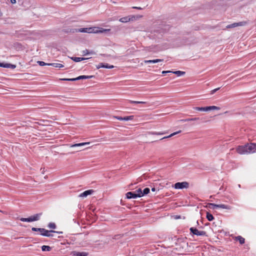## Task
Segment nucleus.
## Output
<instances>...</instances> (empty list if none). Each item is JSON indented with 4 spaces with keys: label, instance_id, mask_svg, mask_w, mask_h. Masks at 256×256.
<instances>
[{
    "label": "nucleus",
    "instance_id": "nucleus-1",
    "mask_svg": "<svg viewBox=\"0 0 256 256\" xmlns=\"http://www.w3.org/2000/svg\"><path fill=\"white\" fill-rule=\"evenodd\" d=\"M110 30V29H105L102 28H88L75 29L76 32L88 33H106Z\"/></svg>",
    "mask_w": 256,
    "mask_h": 256
},
{
    "label": "nucleus",
    "instance_id": "nucleus-2",
    "mask_svg": "<svg viewBox=\"0 0 256 256\" xmlns=\"http://www.w3.org/2000/svg\"><path fill=\"white\" fill-rule=\"evenodd\" d=\"M42 215V213L36 214L34 216H30L28 218H20V220L22 222H32L34 221L38 220L40 219L41 216Z\"/></svg>",
    "mask_w": 256,
    "mask_h": 256
},
{
    "label": "nucleus",
    "instance_id": "nucleus-3",
    "mask_svg": "<svg viewBox=\"0 0 256 256\" xmlns=\"http://www.w3.org/2000/svg\"><path fill=\"white\" fill-rule=\"evenodd\" d=\"M176 189L188 188L189 186V183L186 182H178L174 184Z\"/></svg>",
    "mask_w": 256,
    "mask_h": 256
},
{
    "label": "nucleus",
    "instance_id": "nucleus-4",
    "mask_svg": "<svg viewBox=\"0 0 256 256\" xmlns=\"http://www.w3.org/2000/svg\"><path fill=\"white\" fill-rule=\"evenodd\" d=\"M50 232H56L58 234H62V232H56L53 230H46L45 228H42L41 232H40V235L44 236H48V237H52L53 236V234H50Z\"/></svg>",
    "mask_w": 256,
    "mask_h": 256
},
{
    "label": "nucleus",
    "instance_id": "nucleus-5",
    "mask_svg": "<svg viewBox=\"0 0 256 256\" xmlns=\"http://www.w3.org/2000/svg\"><path fill=\"white\" fill-rule=\"evenodd\" d=\"M190 233L193 234L200 236H206V232L205 231H199L196 228H190Z\"/></svg>",
    "mask_w": 256,
    "mask_h": 256
},
{
    "label": "nucleus",
    "instance_id": "nucleus-6",
    "mask_svg": "<svg viewBox=\"0 0 256 256\" xmlns=\"http://www.w3.org/2000/svg\"><path fill=\"white\" fill-rule=\"evenodd\" d=\"M236 151L240 154H248L246 144L238 146L236 148Z\"/></svg>",
    "mask_w": 256,
    "mask_h": 256
},
{
    "label": "nucleus",
    "instance_id": "nucleus-7",
    "mask_svg": "<svg viewBox=\"0 0 256 256\" xmlns=\"http://www.w3.org/2000/svg\"><path fill=\"white\" fill-rule=\"evenodd\" d=\"M246 23L247 22H234V24L228 25L226 26V28H235V27L238 26H243L246 25Z\"/></svg>",
    "mask_w": 256,
    "mask_h": 256
},
{
    "label": "nucleus",
    "instance_id": "nucleus-8",
    "mask_svg": "<svg viewBox=\"0 0 256 256\" xmlns=\"http://www.w3.org/2000/svg\"><path fill=\"white\" fill-rule=\"evenodd\" d=\"M248 154L256 152L255 143L246 144Z\"/></svg>",
    "mask_w": 256,
    "mask_h": 256
},
{
    "label": "nucleus",
    "instance_id": "nucleus-9",
    "mask_svg": "<svg viewBox=\"0 0 256 256\" xmlns=\"http://www.w3.org/2000/svg\"><path fill=\"white\" fill-rule=\"evenodd\" d=\"M94 190H88L84 191V192L80 194L78 196L80 198H86L88 196L94 193Z\"/></svg>",
    "mask_w": 256,
    "mask_h": 256
},
{
    "label": "nucleus",
    "instance_id": "nucleus-10",
    "mask_svg": "<svg viewBox=\"0 0 256 256\" xmlns=\"http://www.w3.org/2000/svg\"><path fill=\"white\" fill-rule=\"evenodd\" d=\"M139 195H136L134 192H129L126 194V198L128 199L136 198Z\"/></svg>",
    "mask_w": 256,
    "mask_h": 256
},
{
    "label": "nucleus",
    "instance_id": "nucleus-11",
    "mask_svg": "<svg viewBox=\"0 0 256 256\" xmlns=\"http://www.w3.org/2000/svg\"><path fill=\"white\" fill-rule=\"evenodd\" d=\"M133 18H134V16H132V18H130V16H125V17L120 18L119 20H120V22H122L124 23V22H130V20H132Z\"/></svg>",
    "mask_w": 256,
    "mask_h": 256
},
{
    "label": "nucleus",
    "instance_id": "nucleus-12",
    "mask_svg": "<svg viewBox=\"0 0 256 256\" xmlns=\"http://www.w3.org/2000/svg\"><path fill=\"white\" fill-rule=\"evenodd\" d=\"M72 253L73 255L74 256H87L88 254L86 252H73Z\"/></svg>",
    "mask_w": 256,
    "mask_h": 256
},
{
    "label": "nucleus",
    "instance_id": "nucleus-13",
    "mask_svg": "<svg viewBox=\"0 0 256 256\" xmlns=\"http://www.w3.org/2000/svg\"><path fill=\"white\" fill-rule=\"evenodd\" d=\"M163 61V60L162 59H156V60H144V63L145 64H150V63H156V62H162Z\"/></svg>",
    "mask_w": 256,
    "mask_h": 256
},
{
    "label": "nucleus",
    "instance_id": "nucleus-14",
    "mask_svg": "<svg viewBox=\"0 0 256 256\" xmlns=\"http://www.w3.org/2000/svg\"><path fill=\"white\" fill-rule=\"evenodd\" d=\"M94 77V76H80L76 78V80L83 79H88Z\"/></svg>",
    "mask_w": 256,
    "mask_h": 256
},
{
    "label": "nucleus",
    "instance_id": "nucleus-15",
    "mask_svg": "<svg viewBox=\"0 0 256 256\" xmlns=\"http://www.w3.org/2000/svg\"><path fill=\"white\" fill-rule=\"evenodd\" d=\"M70 58L75 62H79L85 60H88L89 58H79V57H72Z\"/></svg>",
    "mask_w": 256,
    "mask_h": 256
},
{
    "label": "nucleus",
    "instance_id": "nucleus-16",
    "mask_svg": "<svg viewBox=\"0 0 256 256\" xmlns=\"http://www.w3.org/2000/svg\"><path fill=\"white\" fill-rule=\"evenodd\" d=\"M235 240H238L240 244H242L245 242V240L242 236H238L235 238Z\"/></svg>",
    "mask_w": 256,
    "mask_h": 256
},
{
    "label": "nucleus",
    "instance_id": "nucleus-17",
    "mask_svg": "<svg viewBox=\"0 0 256 256\" xmlns=\"http://www.w3.org/2000/svg\"><path fill=\"white\" fill-rule=\"evenodd\" d=\"M194 109L199 111H208V106L206 107H194Z\"/></svg>",
    "mask_w": 256,
    "mask_h": 256
},
{
    "label": "nucleus",
    "instance_id": "nucleus-18",
    "mask_svg": "<svg viewBox=\"0 0 256 256\" xmlns=\"http://www.w3.org/2000/svg\"><path fill=\"white\" fill-rule=\"evenodd\" d=\"M90 144V142H82V143H78V144H72L70 146V147H77V146H83L85 145H87Z\"/></svg>",
    "mask_w": 256,
    "mask_h": 256
},
{
    "label": "nucleus",
    "instance_id": "nucleus-19",
    "mask_svg": "<svg viewBox=\"0 0 256 256\" xmlns=\"http://www.w3.org/2000/svg\"><path fill=\"white\" fill-rule=\"evenodd\" d=\"M218 206H217L218 208H222L226 209V210H230L231 209V206H228V205L221 204H218Z\"/></svg>",
    "mask_w": 256,
    "mask_h": 256
},
{
    "label": "nucleus",
    "instance_id": "nucleus-20",
    "mask_svg": "<svg viewBox=\"0 0 256 256\" xmlns=\"http://www.w3.org/2000/svg\"><path fill=\"white\" fill-rule=\"evenodd\" d=\"M48 66H53L55 68H63L64 65L58 63H50V64H48Z\"/></svg>",
    "mask_w": 256,
    "mask_h": 256
},
{
    "label": "nucleus",
    "instance_id": "nucleus-21",
    "mask_svg": "<svg viewBox=\"0 0 256 256\" xmlns=\"http://www.w3.org/2000/svg\"><path fill=\"white\" fill-rule=\"evenodd\" d=\"M200 118H186V119H183L181 120V122H190V121H196L198 120H200Z\"/></svg>",
    "mask_w": 256,
    "mask_h": 256
},
{
    "label": "nucleus",
    "instance_id": "nucleus-22",
    "mask_svg": "<svg viewBox=\"0 0 256 256\" xmlns=\"http://www.w3.org/2000/svg\"><path fill=\"white\" fill-rule=\"evenodd\" d=\"M217 206H218V204H212V203H208L207 205V207H208V208H210V209H212V210L217 208H218Z\"/></svg>",
    "mask_w": 256,
    "mask_h": 256
},
{
    "label": "nucleus",
    "instance_id": "nucleus-23",
    "mask_svg": "<svg viewBox=\"0 0 256 256\" xmlns=\"http://www.w3.org/2000/svg\"><path fill=\"white\" fill-rule=\"evenodd\" d=\"M206 218L208 221H212L214 219V216L210 212H206Z\"/></svg>",
    "mask_w": 256,
    "mask_h": 256
},
{
    "label": "nucleus",
    "instance_id": "nucleus-24",
    "mask_svg": "<svg viewBox=\"0 0 256 256\" xmlns=\"http://www.w3.org/2000/svg\"><path fill=\"white\" fill-rule=\"evenodd\" d=\"M52 250V248L48 246H42V251L49 252Z\"/></svg>",
    "mask_w": 256,
    "mask_h": 256
},
{
    "label": "nucleus",
    "instance_id": "nucleus-25",
    "mask_svg": "<svg viewBox=\"0 0 256 256\" xmlns=\"http://www.w3.org/2000/svg\"><path fill=\"white\" fill-rule=\"evenodd\" d=\"M134 192H135V194H136V195H139L138 198H140L142 196V190L140 188L138 189Z\"/></svg>",
    "mask_w": 256,
    "mask_h": 256
},
{
    "label": "nucleus",
    "instance_id": "nucleus-26",
    "mask_svg": "<svg viewBox=\"0 0 256 256\" xmlns=\"http://www.w3.org/2000/svg\"><path fill=\"white\" fill-rule=\"evenodd\" d=\"M181 132V130H179L178 132H174L172 134H170V135L167 136H164L162 138L160 139V140H163V139H165V138H170L172 137V136H174L176 135V134H179V133H180Z\"/></svg>",
    "mask_w": 256,
    "mask_h": 256
},
{
    "label": "nucleus",
    "instance_id": "nucleus-27",
    "mask_svg": "<svg viewBox=\"0 0 256 256\" xmlns=\"http://www.w3.org/2000/svg\"><path fill=\"white\" fill-rule=\"evenodd\" d=\"M172 73L176 74L178 76H182L185 74L184 72L180 71V70L172 72Z\"/></svg>",
    "mask_w": 256,
    "mask_h": 256
},
{
    "label": "nucleus",
    "instance_id": "nucleus-28",
    "mask_svg": "<svg viewBox=\"0 0 256 256\" xmlns=\"http://www.w3.org/2000/svg\"><path fill=\"white\" fill-rule=\"evenodd\" d=\"M150 192V190L148 188H145L143 191H142V196L144 195L148 194Z\"/></svg>",
    "mask_w": 256,
    "mask_h": 256
},
{
    "label": "nucleus",
    "instance_id": "nucleus-29",
    "mask_svg": "<svg viewBox=\"0 0 256 256\" xmlns=\"http://www.w3.org/2000/svg\"><path fill=\"white\" fill-rule=\"evenodd\" d=\"M134 118V116H126L123 117V120H132Z\"/></svg>",
    "mask_w": 256,
    "mask_h": 256
},
{
    "label": "nucleus",
    "instance_id": "nucleus-30",
    "mask_svg": "<svg viewBox=\"0 0 256 256\" xmlns=\"http://www.w3.org/2000/svg\"><path fill=\"white\" fill-rule=\"evenodd\" d=\"M208 110H220V108L218 107V106H208Z\"/></svg>",
    "mask_w": 256,
    "mask_h": 256
},
{
    "label": "nucleus",
    "instance_id": "nucleus-31",
    "mask_svg": "<svg viewBox=\"0 0 256 256\" xmlns=\"http://www.w3.org/2000/svg\"><path fill=\"white\" fill-rule=\"evenodd\" d=\"M102 66L104 68H114V66L112 65L110 66L108 64H104V66Z\"/></svg>",
    "mask_w": 256,
    "mask_h": 256
},
{
    "label": "nucleus",
    "instance_id": "nucleus-32",
    "mask_svg": "<svg viewBox=\"0 0 256 256\" xmlns=\"http://www.w3.org/2000/svg\"><path fill=\"white\" fill-rule=\"evenodd\" d=\"M48 227L50 228L55 229L56 228V225L54 222H50L48 224Z\"/></svg>",
    "mask_w": 256,
    "mask_h": 256
},
{
    "label": "nucleus",
    "instance_id": "nucleus-33",
    "mask_svg": "<svg viewBox=\"0 0 256 256\" xmlns=\"http://www.w3.org/2000/svg\"><path fill=\"white\" fill-rule=\"evenodd\" d=\"M37 62L40 66H48V64H50V63H46L42 61H38Z\"/></svg>",
    "mask_w": 256,
    "mask_h": 256
},
{
    "label": "nucleus",
    "instance_id": "nucleus-34",
    "mask_svg": "<svg viewBox=\"0 0 256 256\" xmlns=\"http://www.w3.org/2000/svg\"><path fill=\"white\" fill-rule=\"evenodd\" d=\"M60 80H63V81H76V78H60Z\"/></svg>",
    "mask_w": 256,
    "mask_h": 256
},
{
    "label": "nucleus",
    "instance_id": "nucleus-35",
    "mask_svg": "<svg viewBox=\"0 0 256 256\" xmlns=\"http://www.w3.org/2000/svg\"><path fill=\"white\" fill-rule=\"evenodd\" d=\"M7 66L6 68H10L12 69H14L16 68V66L14 64H7L6 63Z\"/></svg>",
    "mask_w": 256,
    "mask_h": 256
},
{
    "label": "nucleus",
    "instance_id": "nucleus-36",
    "mask_svg": "<svg viewBox=\"0 0 256 256\" xmlns=\"http://www.w3.org/2000/svg\"><path fill=\"white\" fill-rule=\"evenodd\" d=\"M130 102L132 103V104H146V102H145L133 101V100H130Z\"/></svg>",
    "mask_w": 256,
    "mask_h": 256
},
{
    "label": "nucleus",
    "instance_id": "nucleus-37",
    "mask_svg": "<svg viewBox=\"0 0 256 256\" xmlns=\"http://www.w3.org/2000/svg\"><path fill=\"white\" fill-rule=\"evenodd\" d=\"M150 134H153V135H162L164 134V132H149Z\"/></svg>",
    "mask_w": 256,
    "mask_h": 256
},
{
    "label": "nucleus",
    "instance_id": "nucleus-38",
    "mask_svg": "<svg viewBox=\"0 0 256 256\" xmlns=\"http://www.w3.org/2000/svg\"><path fill=\"white\" fill-rule=\"evenodd\" d=\"M43 228H32V230L34 232H41Z\"/></svg>",
    "mask_w": 256,
    "mask_h": 256
},
{
    "label": "nucleus",
    "instance_id": "nucleus-39",
    "mask_svg": "<svg viewBox=\"0 0 256 256\" xmlns=\"http://www.w3.org/2000/svg\"><path fill=\"white\" fill-rule=\"evenodd\" d=\"M92 52H89L88 50H86L82 51V55L83 56H86L89 54H92Z\"/></svg>",
    "mask_w": 256,
    "mask_h": 256
},
{
    "label": "nucleus",
    "instance_id": "nucleus-40",
    "mask_svg": "<svg viewBox=\"0 0 256 256\" xmlns=\"http://www.w3.org/2000/svg\"><path fill=\"white\" fill-rule=\"evenodd\" d=\"M114 118L120 120H123V117L119 116H114Z\"/></svg>",
    "mask_w": 256,
    "mask_h": 256
},
{
    "label": "nucleus",
    "instance_id": "nucleus-41",
    "mask_svg": "<svg viewBox=\"0 0 256 256\" xmlns=\"http://www.w3.org/2000/svg\"><path fill=\"white\" fill-rule=\"evenodd\" d=\"M0 66L6 68L7 66L6 63L0 62Z\"/></svg>",
    "mask_w": 256,
    "mask_h": 256
},
{
    "label": "nucleus",
    "instance_id": "nucleus-42",
    "mask_svg": "<svg viewBox=\"0 0 256 256\" xmlns=\"http://www.w3.org/2000/svg\"><path fill=\"white\" fill-rule=\"evenodd\" d=\"M220 88H215V89L212 90L210 92V94H214V92H216V91H218Z\"/></svg>",
    "mask_w": 256,
    "mask_h": 256
},
{
    "label": "nucleus",
    "instance_id": "nucleus-43",
    "mask_svg": "<svg viewBox=\"0 0 256 256\" xmlns=\"http://www.w3.org/2000/svg\"><path fill=\"white\" fill-rule=\"evenodd\" d=\"M104 66V63H100L98 65H97L96 66V68L97 69H99L100 68H102V66Z\"/></svg>",
    "mask_w": 256,
    "mask_h": 256
},
{
    "label": "nucleus",
    "instance_id": "nucleus-44",
    "mask_svg": "<svg viewBox=\"0 0 256 256\" xmlns=\"http://www.w3.org/2000/svg\"><path fill=\"white\" fill-rule=\"evenodd\" d=\"M170 72H172V71H170V70L165 71V70H164V71L162 72V74H166L170 73Z\"/></svg>",
    "mask_w": 256,
    "mask_h": 256
},
{
    "label": "nucleus",
    "instance_id": "nucleus-45",
    "mask_svg": "<svg viewBox=\"0 0 256 256\" xmlns=\"http://www.w3.org/2000/svg\"><path fill=\"white\" fill-rule=\"evenodd\" d=\"M133 8L138 9V10H142V8L140 7L134 6Z\"/></svg>",
    "mask_w": 256,
    "mask_h": 256
},
{
    "label": "nucleus",
    "instance_id": "nucleus-46",
    "mask_svg": "<svg viewBox=\"0 0 256 256\" xmlns=\"http://www.w3.org/2000/svg\"><path fill=\"white\" fill-rule=\"evenodd\" d=\"M10 2L12 4H14L16 3V0H10Z\"/></svg>",
    "mask_w": 256,
    "mask_h": 256
},
{
    "label": "nucleus",
    "instance_id": "nucleus-47",
    "mask_svg": "<svg viewBox=\"0 0 256 256\" xmlns=\"http://www.w3.org/2000/svg\"><path fill=\"white\" fill-rule=\"evenodd\" d=\"M180 218V216H176V219Z\"/></svg>",
    "mask_w": 256,
    "mask_h": 256
},
{
    "label": "nucleus",
    "instance_id": "nucleus-48",
    "mask_svg": "<svg viewBox=\"0 0 256 256\" xmlns=\"http://www.w3.org/2000/svg\"><path fill=\"white\" fill-rule=\"evenodd\" d=\"M152 192H155V191L156 190V188H152Z\"/></svg>",
    "mask_w": 256,
    "mask_h": 256
},
{
    "label": "nucleus",
    "instance_id": "nucleus-49",
    "mask_svg": "<svg viewBox=\"0 0 256 256\" xmlns=\"http://www.w3.org/2000/svg\"><path fill=\"white\" fill-rule=\"evenodd\" d=\"M132 185H133V184H130L128 186V188H130L131 186H132Z\"/></svg>",
    "mask_w": 256,
    "mask_h": 256
},
{
    "label": "nucleus",
    "instance_id": "nucleus-50",
    "mask_svg": "<svg viewBox=\"0 0 256 256\" xmlns=\"http://www.w3.org/2000/svg\"><path fill=\"white\" fill-rule=\"evenodd\" d=\"M44 168H43V170H42V173L44 174Z\"/></svg>",
    "mask_w": 256,
    "mask_h": 256
},
{
    "label": "nucleus",
    "instance_id": "nucleus-51",
    "mask_svg": "<svg viewBox=\"0 0 256 256\" xmlns=\"http://www.w3.org/2000/svg\"><path fill=\"white\" fill-rule=\"evenodd\" d=\"M255 150H256V144H255Z\"/></svg>",
    "mask_w": 256,
    "mask_h": 256
}]
</instances>
